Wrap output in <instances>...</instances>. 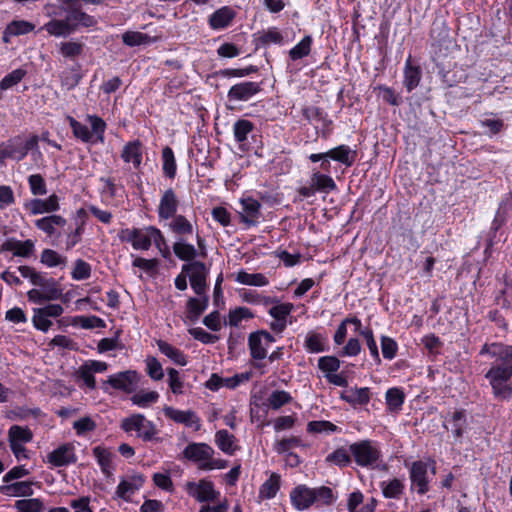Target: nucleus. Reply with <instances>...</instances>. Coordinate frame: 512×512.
I'll use <instances>...</instances> for the list:
<instances>
[{
  "label": "nucleus",
  "instance_id": "4468645a",
  "mask_svg": "<svg viewBox=\"0 0 512 512\" xmlns=\"http://www.w3.org/2000/svg\"><path fill=\"white\" fill-rule=\"evenodd\" d=\"M482 356H489L495 359L492 366L512 365V346L502 342L485 343L479 352Z\"/></svg>",
  "mask_w": 512,
  "mask_h": 512
},
{
  "label": "nucleus",
  "instance_id": "412c9836",
  "mask_svg": "<svg viewBox=\"0 0 512 512\" xmlns=\"http://www.w3.org/2000/svg\"><path fill=\"white\" fill-rule=\"evenodd\" d=\"M77 461L75 446L65 443L54 449L47 455V462L54 467H63Z\"/></svg>",
  "mask_w": 512,
  "mask_h": 512
},
{
  "label": "nucleus",
  "instance_id": "a211bd4d",
  "mask_svg": "<svg viewBox=\"0 0 512 512\" xmlns=\"http://www.w3.org/2000/svg\"><path fill=\"white\" fill-rule=\"evenodd\" d=\"M294 305L290 302H278L269 308L268 314L272 317L273 321L270 323L272 331L281 333L288 325V316L293 312Z\"/></svg>",
  "mask_w": 512,
  "mask_h": 512
},
{
  "label": "nucleus",
  "instance_id": "72a5a7b5",
  "mask_svg": "<svg viewBox=\"0 0 512 512\" xmlns=\"http://www.w3.org/2000/svg\"><path fill=\"white\" fill-rule=\"evenodd\" d=\"M159 351L169 358L174 364L185 366L188 363L187 356L177 347L172 346L166 341H157Z\"/></svg>",
  "mask_w": 512,
  "mask_h": 512
},
{
  "label": "nucleus",
  "instance_id": "e2e57ef3",
  "mask_svg": "<svg viewBox=\"0 0 512 512\" xmlns=\"http://www.w3.org/2000/svg\"><path fill=\"white\" fill-rule=\"evenodd\" d=\"M168 384L172 393L175 395L183 394L184 382L180 376L179 371L174 368L167 369Z\"/></svg>",
  "mask_w": 512,
  "mask_h": 512
},
{
  "label": "nucleus",
  "instance_id": "f3484780",
  "mask_svg": "<svg viewBox=\"0 0 512 512\" xmlns=\"http://www.w3.org/2000/svg\"><path fill=\"white\" fill-rule=\"evenodd\" d=\"M411 487L415 488L418 494H425L429 490V465L424 461H415L410 467Z\"/></svg>",
  "mask_w": 512,
  "mask_h": 512
},
{
  "label": "nucleus",
  "instance_id": "e433bc0d",
  "mask_svg": "<svg viewBox=\"0 0 512 512\" xmlns=\"http://www.w3.org/2000/svg\"><path fill=\"white\" fill-rule=\"evenodd\" d=\"M305 349L310 353H321L327 350V338L325 335L310 331L306 334Z\"/></svg>",
  "mask_w": 512,
  "mask_h": 512
},
{
  "label": "nucleus",
  "instance_id": "603ef678",
  "mask_svg": "<svg viewBox=\"0 0 512 512\" xmlns=\"http://www.w3.org/2000/svg\"><path fill=\"white\" fill-rule=\"evenodd\" d=\"M41 263L47 267H61L67 263V258L52 249H45L41 253Z\"/></svg>",
  "mask_w": 512,
  "mask_h": 512
},
{
  "label": "nucleus",
  "instance_id": "a19ab883",
  "mask_svg": "<svg viewBox=\"0 0 512 512\" xmlns=\"http://www.w3.org/2000/svg\"><path fill=\"white\" fill-rule=\"evenodd\" d=\"M404 487L405 485L403 480L397 478L383 481L380 484L383 496L389 499L400 498L401 495L403 494Z\"/></svg>",
  "mask_w": 512,
  "mask_h": 512
},
{
  "label": "nucleus",
  "instance_id": "473e14b6",
  "mask_svg": "<svg viewBox=\"0 0 512 512\" xmlns=\"http://www.w3.org/2000/svg\"><path fill=\"white\" fill-rule=\"evenodd\" d=\"M66 225V219L60 215H50L35 221V226L49 236L56 234L58 227Z\"/></svg>",
  "mask_w": 512,
  "mask_h": 512
},
{
  "label": "nucleus",
  "instance_id": "c03bdc74",
  "mask_svg": "<svg viewBox=\"0 0 512 512\" xmlns=\"http://www.w3.org/2000/svg\"><path fill=\"white\" fill-rule=\"evenodd\" d=\"M280 488V476L276 473L271 474L259 489L261 499H272L276 496Z\"/></svg>",
  "mask_w": 512,
  "mask_h": 512
},
{
  "label": "nucleus",
  "instance_id": "bb28decb",
  "mask_svg": "<svg viewBox=\"0 0 512 512\" xmlns=\"http://www.w3.org/2000/svg\"><path fill=\"white\" fill-rule=\"evenodd\" d=\"M32 481H19L0 485V494L7 497H29L33 495Z\"/></svg>",
  "mask_w": 512,
  "mask_h": 512
},
{
  "label": "nucleus",
  "instance_id": "1a4fd4ad",
  "mask_svg": "<svg viewBox=\"0 0 512 512\" xmlns=\"http://www.w3.org/2000/svg\"><path fill=\"white\" fill-rule=\"evenodd\" d=\"M36 145V137H32L29 140H24L21 137H15L4 143H1L0 162H4V160L7 158L20 161L28 154L29 150Z\"/></svg>",
  "mask_w": 512,
  "mask_h": 512
},
{
  "label": "nucleus",
  "instance_id": "052dcab7",
  "mask_svg": "<svg viewBox=\"0 0 512 512\" xmlns=\"http://www.w3.org/2000/svg\"><path fill=\"white\" fill-rule=\"evenodd\" d=\"M307 431L309 433L331 434L338 431V427L332 422L326 420L310 421L307 424Z\"/></svg>",
  "mask_w": 512,
  "mask_h": 512
},
{
  "label": "nucleus",
  "instance_id": "0eeeda50",
  "mask_svg": "<svg viewBox=\"0 0 512 512\" xmlns=\"http://www.w3.org/2000/svg\"><path fill=\"white\" fill-rule=\"evenodd\" d=\"M350 452L355 462L362 467L375 468L382 457L379 445L371 440H363L350 445Z\"/></svg>",
  "mask_w": 512,
  "mask_h": 512
},
{
  "label": "nucleus",
  "instance_id": "2eb2a0df",
  "mask_svg": "<svg viewBox=\"0 0 512 512\" xmlns=\"http://www.w3.org/2000/svg\"><path fill=\"white\" fill-rule=\"evenodd\" d=\"M275 338L266 331L253 332L248 337V346L250 355L255 360H263L267 356V352Z\"/></svg>",
  "mask_w": 512,
  "mask_h": 512
},
{
  "label": "nucleus",
  "instance_id": "f257e3e1",
  "mask_svg": "<svg viewBox=\"0 0 512 512\" xmlns=\"http://www.w3.org/2000/svg\"><path fill=\"white\" fill-rule=\"evenodd\" d=\"M290 500L296 510L303 511L312 505L329 506L335 501L333 490L326 486L310 488L306 485L296 486L290 493Z\"/></svg>",
  "mask_w": 512,
  "mask_h": 512
},
{
  "label": "nucleus",
  "instance_id": "6e6552de",
  "mask_svg": "<svg viewBox=\"0 0 512 512\" xmlns=\"http://www.w3.org/2000/svg\"><path fill=\"white\" fill-rule=\"evenodd\" d=\"M187 494L199 503H210L218 501L221 494L215 489L212 481L203 478L199 481H189L184 485Z\"/></svg>",
  "mask_w": 512,
  "mask_h": 512
},
{
  "label": "nucleus",
  "instance_id": "ddd939ff",
  "mask_svg": "<svg viewBox=\"0 0 512 512\" xmlns=\"http://www.w3.org/2000/svg\"><path fill=\"white\" fill-rule=\"evenodd\" d=\"M145 476L140 473H132L122 477L115 490V497L130 502L132 497L143 487Z\"/></svg>",
  "mask_w": 512,
  "mask_h": 512
},
{
  "label": "nucleus",
  "instance_id": "393cba45",
  "mask_svg": "<svg viewBox=\"0 0 512 512\" xmlns=\"http://www.w3.org/2000/svg\"><path fill=\"white\" fill-rule=\"evenodd\" d=\"M214 442L217 448L228 456H232L240 450L238 439L225 429L216 431Z\"/></svg>",
  "mask_w": 512,
  "mask_h": 512
},
{
  "label": "nucleus",
  "instance_id": "8fccbe9b",
  "mask_svg": "<svg viewBox=\"0 0 512 512\" xmlns=\"http://www.w3.org/2000/svg\"><path fill=\"white\" fill-rule=\"evenodd\" d=\"M313 39L310 35H306L289 51V57L291 60L296 61L308 56L311 52V46Z\"/></svg>",
  "mask_w": 512,
  "mask_h": 512
},
{
  "label": "nucleus",
  "instance_id": "a878e982",
  "mask_svg": "<svg viewBox=\"0 0 512 512\" xmlns=\"http://www.w3.org/2000/svg\"><path fill=\"white\" fill-rule=\"evenodd\" d=\"M235 16L236 13L231 7L223 6L210 15L208 23L211 29L222 30L232 23Z\"/></svg>",
  "mask_w": 512,
  "mask_h": 512
},
{
  "label": "nucleus",
  "instance_id": "338daca9",
  "mask_svg": "<svg viewBox=\"0 0 512 512\" xmlns=\"http://www.w3.org/2000/svg\"><path fill=\"white\" fill-rule=\"evenodd\" d=\"M91 275V266L82 259H77L74 263L71 277L74 280L80 281L88 279Z\"/></svg>",
  "mask_w": 512,
  "mask_h": 512
},
{
  "label": "nucleus",
  "instance_id": "aec40b11",
  "mask_svg": "<svg viewBox=\"0 0 512 512\" xmlns=\"http://www.w3.org/2000/svg\"><path fill=\"white\" fill-rule=\"evenodd\" d=\"M24 208L31 215L54 213L60 209V199L53 193L47 198H34L24 204Z\"/></svg>",
  "mask_w": 512,
  "mask_h": 512
},
{
  "label": "nucleus",
  "instance_id": "b1692460",
  "mask_svg": "<svg viewBox=\"0 0 512 512\" xmlns=\"http://www.w3.org/2000/svg\"><path fill=\"white\" fill-rule=\"evenodd\" d=\"M41 29L50 36L60 38L72 34L76 30V25L71 22V17L68 15L65 19H50Z\"/></svg>",
  "mask_w": 512,
  "mask_h": 512
},
{
  "label": "nucleus",
  "instance_id": "0e129e2a",
  "mask_svg": "<svg viewBox=\"0 0 512 512\" xmlns=\"http://www.w3.org/2000/svg\"><path fill=\"white\" fill-rule=\"evenodd\" d=\"M15 506L20 512H41L44 508L43 502L38 498L18 500Z\"/></svg>",
  "mask_w": 512,
  "mask_h": 512
},
{
  "label": "nucleus",
  "instance_id": "13d9d810",
  "mask_svg": "<svg viewBox=\"0 0 512 512\" xmlns=\"http://www.w3.org/2000/svg\"><path fill=\"white\" fill-rule=\"evenodd\" d=\"M30 192L33 196H44L47 194V184L41 174H32L27 179Z\"/></svg>",
  "mask_w": 512,
  "mask_h": 512
},
{
  "label": "nucleus",
  "instance_id": "ea45409f",
  "mask_svg": "<svg viewBox=\"0 0 512 512\" xmlns=\"http://www.w3.org/2000/svg\"><path fill=\"white\" fill-rule=\"evenodd\" d=\"M158 40L157 37H151L148 34L139 31H126L122 35V41L125 45L133 47L139 45H148Z\"/></svg>",
  "mask_w": 512,
  "mask_h": 512
},
{
  "label": "nucleus",
  "instance_id": "3c124183",
  "mask_svg": "<svg viewBox=\"0 0 512 512\" xmlns=\"http://www.w3.org/2000/svg\"><path fill=\"white\" fill-rule=\"evenodd\" d=\"M169 227L177 235H192L194 231L193 224L183 215L173 216Z\"/></svg>",
  "mask_w": 512,
  "mask_h": 512
},
{
  "label": "nucleus",
  "instance_id": "c85d7f7f",
  "mask_svg": "<svg viewBox=\"0 0 512 512\" xmlns=\"http://www.w3.org/2000/svg\"><path fill=\"white\" fill-rule=\"evenodd\" d=\"M178 208V200L172 189H167L161 199L158 206V216L160 219H170L175 216Z\"/></svg>",
  "mask_w": 512,
  "mask_h": 512
},
{
  "label": "nucleus",
  "instance_id": "864d4df0",
  "mask_svg": "<svg viewBox=\"0 0 512 512\" xmlns=\"http://www.w3.org/2000/svg\"><path fill=\"white\" fill-rule=\"evenodd\" d=\"M291 401L292 396L289 392L284 390H275L267 398V405L273 410H278Z\"/></svg>",
  "mask_w": 512,
  "mask_h": 512
},
{
  "label": "nucleus",
  "instance_id": "c9c22d12",
  "mask_svg": "<svg viewBox=\"0 0 512 512\" xmlns=\"http://www.w3.org/2000/svg\"><path fill=\"white\" fill-rule=\"evenodd\" d=\"M421 80V69L419 66L412 65L411 57L409 56L405 62L404 68V86L410 92L415 89Z\"/></svg>",
  "mask_w": 512,
  "mask_h": 512
},
{
  "label": "nucleus",
  "instance_id": "7c9ffc66",
  "mask_svg": "<svg viewBox=\"0 0 512 512\" xmlns=\"http://www.w3.org/2000/svg\"><path fill=\"white\" fill-rule=\"evenodd\" d=\"M326 155H328V158L340 162L347 167L352 166L357 157L356 151L352 150L347 145H339L333 149H330L326 152Z\"/></svg>",
  "mask_w": 512,
  "mask_h": 512
},
{
  "label": "nucleus",
  "instance_id": "423d86ee",
  "mask_svg": "<svg viewBox=\"0 0 512 512\" xmlns=\"http://www.w3.org/2000/svg\"><path fill=\"white\" fill-rule=\"evenodd\" d=\"M120 427L127 434L134 433L143 441H152L157 434L155 424L140 413L123 418Z\"/></svg>",
  "mask_w": 512,
  "mask_h": 512
},
{
  "label": "nucleus",
  "instance_id": "774afa93",
  "mask_svg": "<svg viewBox=\"0 0 512 512\" xmlns=\"http://www.w3.org/2000/svg\"><path fill=\"white\" fill-rule=\"evenodd\" d=\"M59 50L63 57L74 58L82 53L83 45L76 41H65L59 44Z\"/></svg>",
  "mask_w": 512,
  "mask_h": 512
},
{
  "label": "nucleus",
  "instance_id": "39448f33",
  "mask_svg": "<svg viewBox=\"0 0 512 512\" xmlns=\"http://www.w3.org/2000/svg\"><path fill=\"white\" fill-rule=\"evenodd\" d=\"M485 378L489 381L493 396L499 400H509L512 397V365L491 366Z\"/></svg>",
  "mask_w": 512,
  "mask_h": 512
},
{
  "label": "nucleus",
  "instance_id": "9b49d317",
  "mask_svg": "<svg viewBox=\"0 0 512 512\" xmlns=\"http://www.w3.org/2000/svg\"><path fill=\"white\" fill-rule=\"evenodd\" d=\"M190 281L191 288L197 295H203L207 291V277L209 270L203 262L192 261L182 266Z\"/></svg>",
  "mask_w": 512,
  "mask_h": 512
},
{
  "label": "nucleus",
  "instance_id": "37998d69",
  "mask_svg": "<svg viewBox=\"0 0 512 512\" xmlns=\"http://www.w3.org/2000/svg\"><path fill=\"white\" fill-rule=\"evenodd\" d=\"M197 298H190L187 302V312L190 318L197 319L208 307L209 297L207 294L198 295Z\"/></svg>",
  "mask_w": 512,
  "mask_h": 512
},
{
  "label": "nucleus",
  "instance_id": "5701e85b",
  "mask_svg": "<svg viewBox=\"0 0 512 512\" xmlns=\"http://www.w3.org/2000/svg\"><path fill=\"white\" fill-rule=\"evenodd\" d=\"M261 91V85L258 82L244 81L233 85L227 97L229 101L242 102L248 101Z\"/></svg>",
  "mask_w": 512,
  "mask_h": 512
},
{
  "label": "nucleus",
  "instance_id": "09e8293b",
  "mask_svg": "<svg viewBox=\"0 0 512 512\" xmlns=\"http://www.w3.org/2000/svg\"><path fill=\"white\" fill-rule=\"evenodd\" d=\"M385 400L390 411H399L404 403L405 394L401 388L393 387L386 391Z\"/></svg>",
  "mask_w": 512,
  "mask_h": 512
},
{
  "label": "nucleus",
  "instance_id": "f704fd0d",
  "mask_svg": "<svg viewBox=\"0 0 512 512\" xmlns=\"http://www.w3.org/2000/svg\"><path fill=\"white\" fill-rule=\"evenodd\" d=\"M93 456L96 458L102 473L106 476H111L114 470L112 466V452L105 447L96 446L93 448Z\"/></svg>",
  "mask_w": 512,
  "mask_h": 512
},
{
  "label": "nucleus",
  "instance_id": "7ed1b4c3",
  "mask_svg": "<svg viewBox=\"0 0 512 512\" xmlns=\"http://www.w3.org/2000/svg\"><path fill=\"white\" fill-rule=\"evenodd\" d=\"M121 242L129 243L133 249L147 251L154 242L162 240V232L155 226L124 228L118 233Z\"/></svg>",
  "mask_w": 512,
  "mask_h": 512
},
{
  "label": "nucleus",
  "instance_id": "c756f323",
  "mask_svg": "<svg viewBox=\"0 0 512 512\" xmlns=\"http://www.w3.org/2000/svg\"><path fill=\"white\" fill-rule=\"evenodd\" d=\"M35 29V25L26 20H13L3 31L2 40L4 43H9L11 37L26 35Z\"/></svg>",
  "mask_w": 512,
  "mask_h": 512
},
{
  "label": "nucleus",
  "instance_id": "4c0bfd02",
  "mask_svg": "<svg viewBox=\"0 0 512 512\" xmlns=\"http://www.w3.org/2000/svg\"><path fill=\"white\" fill-rule=\"evenodd\" d=\"M235 281L248 286L263 287L269 284L268 278L262 273H248L240 270L235 275Z\"/></svg>",
  "mask_w": 512,
  "mask_h": 512
},
{
  "label": "nucleus",
  "instance_id": "f03ea898",
  "mask_svg": "<svg viewBox=\"0 0 512 512\" xmlns=\"http://www.w3.org/2000/svg\"><path fill=\"white\" fill-rule=\"evenodd\" d=\"M215 450L207 443L193 442L183 450V457L195 464L203 471L221 470L228 466V461L214 458Z\"/></svg>",
  "mask_w": 512,
  "mask_h": 512
},
{
  "label": "nucleus",
  "instance_id": "4be33fe9",
  "mask_svg": "<svg viewBox=\"0 0 512 512\" xmlns=\"http://www.w3.org/2000/svg\"><path fill=\"white\" fill-rule=\"evenodd\" d=\"M144 146L139 140L127 142L121 151V158L130 169L140 170L143 162Z\"/></svg>",
  "mask_w": 512,
  "mask_h": 512
},
{
  "label": "nucleus",
  "instance_id": "4d7b16f0",
  "mask_svg": "<svg viewBox=\"0 0 512 512\" xmlns=\"http://www.w3.org/2000/svg\"><path fill=\"white\" fill-rule=\"evenodd\" d=\"M26 75L24 69H15L0 81V99L5 90L17 85Z\"/></svg>",
  "mask_w": 512,
  "mask_h": 512
},
{
  "label": "nucleus",
  "instance_id": "20e7f679",
  "mask_svg": "<svg viewBox=\"0 0 512 512\" xmlns=\"http://www.w3.org/2000/svg\"><path fill=\"white\" fill-rule=\"evenodd\" d=\"M87 122L91 126V130L81 122L71 116H67V121L72 129L75 138L84 143H104V134L106 130L105 121L97 115H87Z\"/></svg>",
  "mask_w": 512,
  "mask_h": 512
},
{
  "label": "nucleus",
  "instance_id": "69168bd1",
  "mask_svg": "<svg viewBox=\"0 0 512 512\" xmlns=\"http://www.w3.org/2000/svg\"><path fill=\"white\" fill-rule=\"evenodd\" d=\"M451 431L455 437L461 438L466 427V418L462 411H455L450 419Z\"/></svg>",
  "mask_w": 512,
  "mask_h": 512
},
{
  "label": "nucleus",
  "instance_id": "58836bf2",
  "mask_svg": "<svg viewBox=\"0 0 512 512\" xmlns=\"http://www.w3.org/2000/svg\"><path fill=\"white\" fill-rule=\"evenodd\" d=\"M310 182L315 188L316 192H322L328 194L331 191L336 190L337 186L332 177L320 172H314L311 175Z\"/></svg>",
  "mask_w": 512,
  "mask_h": 512
},
{
  "label": "nucleus",
  "instance_id": "f8f14e48",
  "mask_svg": "<svg viewBox=\"0 0 512 512\" xmlns=\"http://www.w3.org/2000/svg\"><path fill=\"white\" fill-rule=\"evenodd\" d=\"M38 286L40 288H34L27 292V297L30 302L41 304L58 300L62 296V290L53 279L47 280L43 278V284Z\"/></svg>",
  "mask_w": 512,
  "mask_h": 512
},
{
  "label": "nucleus",
  "instance_id": "6ab92c4d",
  "mask_svg": "<svg viewBox=\"0 0 512 512\" xmlns=\"http://www.w3.org/2000/svg\"><path fill=\"white\" fill-rule=\"evenodd\" d=\"M241 210L238 212L241 221L247 226H256L261 217V203L252 197L240 199Z\"/></svg>",
  "mask_w": 512,
  "mask_h": 512
},
{
  "label": "nucleus",
  "instance_id": "de8ad7c7",
  "mask_svg": "<svg viewBox=\"0 0 512 512\" xmlns=\"http://www.w3.org/2000/svg\"><path fill=\"white\" fill-rule=\"evenodd\" d=\"M254 314L247 307H236L231 309L225 323L231 327H238L242 321L252 319Z\"/></svg>",
  "mask_w": 512,
  "mask_h": 512
},
{
  "label": "nucleus",
  "instance_id": "a18cd8bd",
  "mask_svg": "<svg viewBox=\"0 0 512 512\" xmlns=\"http://www.w3.org/2000/svg\"><path fill=\"white\" fill-rule=\"evenodd\" d=\"M69 324L72 326H79L83 329L103 328L105 322L97 316H74L69 319Z\"/></svg>",
  "mask_w": 512,
  "mask_h": 512
},
{
  "label": "nucleus",
  "instance_id": "dca6fc26",
  "mask_svg": "<svg viewBox=\"0 0 512 512\" xmlns=\"http://www.w3.org/2000/svg\"><path fill=\"white\" fill-rule=\"evenodd\" d=\"M140 375L134 370H127L112 374L107 379V384L116 390L132 393L138 387Z\"/></svg>",
  "mask_w": 512,
  "mask_h": 512
},
{
  "label": "nucleus",
  "instance_id": "680f3d73",
  "mask_svg": "<svg viewBox=\"0 0 512 512\" xmlns=\"http://www.w3.org/2000/svg\"><path fill=\"white\" fill-rule=\"evenodd\" d=\"M32 324L35 329L42 332H48L53 325L50 318L46 316L39 308L33 309Z\"/></svg>",
  "mask_w": 512,
  "mask_h": 512
},
{
  "label": "nucleus",
  "instance_id": "bf43d9fd",
  "mask_svg": "<svg viewBox=\"0 0 512 512\" xmlns=\"http://www.w3.org/2000/svg\"><path fill=\"white\" fill-rule=\"evenodd\" d=\"M146 373L154 381H160L164 377L162 364L153 356L145 359Z\"/></svg>",
  "mask_w": 512,
  "mask_h": 512
},
{
  "label": "nucleus",
  "instance_id": "79ce46f5",
  "mask_svg": "<svg viewBox=\"0 0 512 512\" xmlns=\"http://www.w3.org/2000/svg\"><path fill=\"white\" fill-rule=\"evenodd\" d=\"M173 252L183 261H192L197 256V249L194 245L183 239H179L173 244Z\"/></svg>",
  "mask_w": 512,
  "mask_h": 512
},
{
  "label": "nucleus",
  "instance_id": "2f4dec72",
  "mask_svg": "<svg viewBox=\"0 0 512 512\" xmlns=\"http://www.w3.org/2000/svg\"><path fill=\"white\" fill-rule=\"evenodd\" d=\"M3 249L11 252L14 256L26 258L33 254L34 242L32 240L19 241L10 239L3 244Z\"/></svg>",
  "mask_w": 512,
  "mask_h": 512
},
{
  "label": "nucleus",
  "instance_id": "49530a36",
  "mask_svg": "<svg viewBox=\"0 0 512 512\" xmlns=\"http://www.w3.org/2000/svg\"><path fill=\"white\" fill-rule=\"evenodd\" d=\"M159 393L157 391H145L141 390L133 394L130 398L133 405L140 408H147L150 405L156 403L159 399Z\"/></svg>",
  "mask_w": 512,
  "mask_h": 512
},
{
  "label": "nucleus",
  "instance_id": "cd10ccee",
  "mask_svg": "<svg viewBox=\"0 0 512 512\" xmlns=\"http://www.w3.org/2000/svg\"><path fill=\"white\" fill-rule=\"evenodd\" d=\"M340 398L352 406L366 405L370 401V390L368 387H350L340 393Z\"/></svg>",
  "mask_w": 512,
  "mask_h": 512
},
{
  "label": "nucleus",
  "instance_id": "6e6d98bb",
  "mask_svg": "<svg viewBox=\"0 0 512 512\" xmlns=\"http://www.w3.org/2000/svg\"><path fill=\"white\" fill-rule=\"evenodd\" d=\"M163 172L169 178H174L176 175L177 165L174 152L170 147H165L162 150Z\"/></svg>",
  "mask_w": 512,
  "mask_h": 512
},
{
  "label": "nucleus",
  "instance_id": "9d476101",
  "mask_svg": "<svg viewBox=\"0 0 512 512\" xmlns=\"http://www.w3.org/2000/svg\"><path fill=\"white\" fill-rule=\"evenodd\" d=\"M33 439L32 431L26 426L12 425L8 430V442L10 449L17 460L27 459L25 444Z\"/></svg>",
  "mask_w": 512,
  "mask_h": 512
},
{
  "label": "nucleus",
  "instance_id": "5fc2aeb1",
  "mask_svg": "<svg viewBox=\"0 0 512 512\" xmlns=\"http://www.w3.org/2000/svg\"><path fill=\"white\" fill-rule=\"evenodd\" d=\"M254 125L251 121L246 119L237 120L233 125L234 138L238 143H243L247 140L248 134L253 130Z\"/></svg>",
  "mask_w": 512,
  "mask_h": 512
}]
</instances>
